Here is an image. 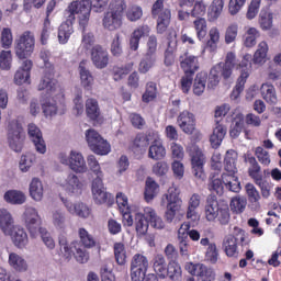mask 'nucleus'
<instances>
[{"label": "nucleus", "mask_w": 281, "mask_h": 281, "mask_svg": "<svg viewBox=\"0 0 281 281\" xmlns=\"http://www.w3.org/2000/svg\"><path fill=\"white\" fill-rule=\"evenodd\" d=\"M165 199L167 201V211L165 213V220L167 223H172L175 221V216H177V212L181 209V198H179V191L177 189L170 188L168 193L165 194Z\"/></svg>", "instance_id": "nucleus-9"}, {"label": "nucleus", "mask_w": 281, "mask_h": 281, "mask_svg": "<svg viewBox=\"0 0 281 281\" xmlns=\"http://www.w3.org/2000/svg\"><path fill=\"white\" fill-rule=\"evenodd\" d=\"M249 236L247 233L238 227L235 226L233 228L232 234H228L223 239V249L228 258H238L240 256L239 247H247L249 246Z\"/></svg>", "instance_id": "nucleus-2"}, {"label": "nucleus", "mask_w": 281, "mask_h": 281, "mask_svg": "<svg viewBox=\"0 0 281 281\" xmlns=\"http://www.w3.org/2000/svg\"><path fill=\"white\" fill-rule=\"evenodd\" d=\"M148 258L142 254H136L131 260V280L144 281L148 271Z\"/></svg>", "instance_id": "nucleus-8"}, {"label": "nucleus", "mask_w": 281, "mask_h": 281, "mask_svg": "<svg viewBox=\"0 0 281 281\" xmlns=\"http://www.w3.org/2000/svg\"><path fill=\"white\" fill-rule=\"evenodd\" d=\"M59 243V249L60 254L66 260H71V256H74L76 248H74L75 245H78V243L74 241L69 245L67 241V236L60 235L58 238Z\"/></svg>", "instance_id": "nucleus-35"}, {"label": "nucleus", "mask_w": 281, "mask_h": 281, "mask_svg": "<svg viewBox=\"0 0 281 281\" xmlns=\"http://www.w3.org/2000/svg\"><path fill=\"white\" fill-rule=\"evenodd\" d=\"M69 168L72 169L74 172H87V162L85 161L82 154L78 151H70Z\"/></svg>", "instance_id": "nucleus-29"}, {"label": "nucleus", "mask_w": 281, "mask_h": 281, "mask_svg": "<svg viewBox=\"0 0 281 281\" xmlns=\"http://www.w3.org/2000/svg\"><path fill=\"white\" fill-rule=\"evenodd\" d=\"M267 52H269V45L267 44V42L259 43L252 58L254 63L256 65H260V63H262V60L267 58Z\"/></svg>", "instance_id": "nucleus-57"}, {"label": "nucleus", "mask_w": 281, "mask_h": 281, "mask_svg": "<svg viewBox=\"0 0 281 281\" xmlns=\"http://www.w3.org/2000/svg\"><path fill=\"white\" fill-rule=\"evenodd\" d=\"M42 110L45 117H54L58 113V103H56V100L47 97L42 100Z\"/></svg>", "instance_id": "nucleus-44"}, {"label": "nucleus", "mask_w": 281, "mask_h": 281, "mask_svg": "<svg viewBox=\"0 0 281 281\" xmlns=\"http://www.w3.org/2000/svg\"><path fill=\"white\" fill-rule=\"evenodd\" d=\"M52 218H53V225H55L57 229H65L67 217L65 216L63 211L60 210L54 211Z\"/></svg>", "instance_id": "nucleus-60"}, {"label": "nucleus", "mask_w": 281, "mask_h": 281, "mask_svg": "<svg viewBox=\"0 0 281 281\" xmlns=\"http://www.w3.org/2000/svg\"><path fill=\"white\" fill-rule=\"evenodd\" d=\"M206 85H207V72L198 74L193 82L194 95H203V93L205 92Z\"/></svg>", "instance_id": "nucleus-45"}, {"label": "nucleus", "mask_w": 281, "mask_h": 281, "mask_svg": "<svg viewBox=\"0 0 281 281\" xmlns=\"http://www.w3.org/2000/svg\"><path fill=\"white\" fill-rule=\"evenodd\" d=\"M92 196L99 205L102 203H111V194L104 190V184L101 179H94L92 181Z\"/></svg>", "instance_id": "nucleus-16"}, {"label": "nucleus", "mask_w": 281, "mask_h": 281, "mask_svg": "<svg viewBox=\"0 0 281 281\" xmlns=\"http://www.w3.org/2000/svg\"><path fill=\"white\" fill-rule=\"evenodd\" d=\"M61 187L66 192H68V194H80L82 191V183L75 173H69L61 183Z\"/></svg>", "instance_id": "nucleus-22"}, {"label": "nucleus", "mask_w": 281, "mask_h": 281, "mask_svg": "<svg viewBox=\"0 0 281 281\" xmlns=\"http://www.w3.org/2000/svg\"><path fill=\"white\" fill-rule=\"evenodd\" d=\"M198 38L201 41V38H205L207 34V21H205L204 18H199L194 20L193 22Z\"/></svg>", "instance_id": "nucleus-59"}, {"label": "nucleus", "mask_w": 281, "mask_h": 281, "mask_svg": "<svg viewBox=\"0 0 281 281\" xmlns=\"http://www.w3.org/2000/svg\"><path fill=\"white\" fill-rule=\"evenodd\" d=\"M9 265L18 273H25V271H27V268H29L27 261L25 260V258H23L16 252H11L9 255Z\"/></svg>", "instance_id": "nucleus-32"}, {"label": "nucleus", "mask_w": 281, "mask_h": 281, "mask_svg": "<svg viewBox=\"0 0 281 281\" xmlns=\"http://www.w3.org/2000/svg\"><path fill=\"white\" fill-rule=\"evenodd\" d=\"M65 207L68 210L70 214H76L77 216H79V218H88L89 214H91L89 206H87V204L82 202L74 204L69 201H66Z\"/></svg>", "instance_id": "nucleus-30"}, {"label": "nucleus", "mask_w": 281, "mask_h": 281, "mask_svg": "<svg viewBox=\"0 0 281 281\" xmlns=\"http://www.w3.org/2000/svg\"><path fill=\"white\" fill-rule=\"evenodd\" d=\"M259 25L263 32H269L273 27V13L261 10L259 13Z\"/></svg>", "instance_id": "nucleus-48"}, {"label": "nucleus", "mask_w": 281, "mask_h": 281, "mask_svg": "<svg viewBox=\"0 0 281 281\" xmlns=\"http://www.w3.org/2000/svg\"><path fill=\"white\" fill-rule=\"evenodd\" d=\"M157 98V85L155 82H148L146 91L143 94V102H153Z\"/></svg>", "instance_id": "nucleus-62"}, {"label": "nucleus", "mask_w": 281, "mask_h": 281, "mask_svg": "<svg viewBox=\"0 0 281 281\" xmlns=\"http://www.w3.org/2000/svg\"><path fill=\"white\" fill-rule=\"evenodd\" d=\"M144 12L142 11V7L132 5L128 8L126 16L128 21H139L142 19Z\"/></svg>", "instance_id": "nucleus-63"}, {"label": "nucleus", "mask_w": 281, "mask_h": 281, "mask_svg": "<svg viewBox=\"0 0 281 281\" xmlns=\"http://www.w3.org/2000/svg\"><path fill=\"white\" fill-rule=\"evenodd\" d=\"M182 270L181 266L176 261H170L166 270V278H169L171 281H181L182 280Z\"/></svg>", "instance_id": "nucleus-47"}, {"label": "nucleus", "mask_w": 281, "mask_h": 281, "mask_svg": "<svg viewBox=\"0 0 281 281\" xmlns=\"http://www.w3.org/2000/svg\"><path fill=\"white\" fill-rule=\"evenodd\" d=\"M168 47L165 50V65L172 67L175 65V52H177V32L170 31L168 34Z\"/></svg>", "instance_id": "nucleus-17"}, {"label": "nucleus", "mask_w": 281, "mask_h": 281, "mask_svg": "<svg viewBox=\"0 0 281 281\" xmlns=\"http://www.w3.org/2000/svg\"><path fill=\"white\" fill-rule=\"evenodd\" d=\"M240 76L237 79V83L231 93V100H238L240 98V92L245 91V83L249 78V72L251 69V55H246L241 63L239 64Z\"/></svg>", "instance_id": "nucleus-7"}, {"label": "nucleus", "mask_w": 281, "mask_h": 281, "mask_svg": "<svg viewBox=\"0 0 281 281\" xmlns=\"http://www.w3.org/2000/svg\"><path fill=\"white\" fill-rule=\"evenodd\" d=\"M200 245L203 247L209 246L206 249V260L216 265V262H218V249L216 248V244H210V239L205 237L200 240Z\"/></svg>", "instance_id": "nucleus-42"}, {"label": "nucleus", "mask_w": 281, "mask_h": 281, "mask_svg": "<svg viewBox=\"0 0 281 281\" xmlns=\"http://www.w3.org/2000/svg\"><path fill=\"white\" fill-rule=\"evenodd\" d=\"M86 139L88 142V146L91 149L92 146H95V144L102 139V136L100 133H98L95 130H88L86 132Z\"/></svg>", "instance_id": "nucleus-64"}, {"label": "nucleus", "mask_w": 281, "mask_h": 281, "mask_svg": "<svg viewBox=\"0 0 281 281\" xmlns=\"http://www.w3.org/2000/svg\"><path fill=\"white\" fill-rule=\"evenodd\" d=\"M124 10H126V1H112L108 12L103 14L102 25L104 30H108V32L120 30L124 25Z\"/></svg>", "instance_id": "nucleus-1"}, {"label": "nucleus", "mask_w": 281, "mask_h": 281, "mask_svg": "<svg viewBox=\"0 0 281 281\" xmlns=\"http://www.w3.org/2000/svg\"><path fill=\"white\" fill-rule=\"evenodd\" d=\"M157 64V55L145 53L140 59L138 71L140 74H148Z\"/></svg>", "instance_id": "nucleus-41"}, {"label": "nucleus", "mask_w": 281, "mask_h": 281, "mask_svg": "<svg viewBox=\"0 0 281 281\" xmlns=\"http://www.w3.org/2000/svg\"><path fill=\"white\" fill-rule=\"evenodd\" d=\"M149 159H154V161H161L166 157V147L159 140H154L148 149Z\"/></svg>", "instance_id": "nucleus-34"}, {"label": "nucleus", "mask_w": 281, "mask_h": 281, "mask_svg": "<svg viewBox=\"0 0 281 281\" xmlns=\"http://www.w3.org/2000/svg\"><path fill=\"white\" fill-rule=\"evenodd\" d=\"M199 205H201V195L198 193H193L189 199L188 210H187V218L191 221H196L199 218Z\"/></svg>", "instance_id": "nucleus-33"}, {"label": "nucleus", "mask_w": 281, "mask_h": 281, "mask_svg": "<svg viewBox=\"0 0 281 281\" xmlns=\"http://www.w3.org/2000/svg\"><path fill=\"white\" fill-rule=\"evenodd\" d=\"M189 155L191 157L192 173L194 178L205 179V171L203 170V166L205 165V155H203V151H201L196 145H192L189 148Z\"/></svg>", "instance_id": "nucleus-10"}, {"label": "nucleus", "mask_w": 281, "mask_h": 281, "mask_svg": "<svg viewBox=\"0 0 281 281\" xmlns=\"http://www.w3.org/2000/svg\"><path fill=\"white\" fill-rule=\"evenodd\" d=\"M4 234L5 236H11L13 245H15V247H19V249H23V247H25V245H27L29 243L27 233L21 226H13L10 229V233Z\"/></svg>", "instance_id": "nucleus-19"}, {"label": "nucleus", "mask_w": 281, "mask_h": 281, "mask_svg": "<svg viewBox=\"0 0 281 281\" xmlns=\"http://www.w3.org/2000/svg\"><path fill=\"white\" fill-rule=\"evenodd\" d=\"M27 135L36 153H38V155H45V153H47V144L45 143V138H43L41 127L34 123H30L27 125Z\"/></svg>", "instance_id": "nucleus-13"}, {"label": "nucleus", "mask_w": 281, "mask_h": 281, "mask_svg": "<svg viewBox=\"0 0 281 281\" xmlns=\"http://www.w3.org/2000/svg\"><path fill=\"white\" fill-rule=\"evenodd\" d=\"M260 38V32L256 27H250L244 35L245 47H254L256 45V40Z\"/></svg>", "instance_id": "nucleus-55"}, {"label": "nucleus", "mask_w": 281, "mask_h": 281, "mask_svg": "<svg viewBox=\"0 0 281 281\" xmlns=\"http://www.w3.org/2000/svg\"><path fill=\"white\" fill-rule=\"evenodd\" d=\"M87 61H81L79 64V74H80V80L81 86L83 89H87L89 91L91 87H93V75H91V71L87 69Z\"/></svg>", "instance_id": "nucleus-37"}, {"label": "nucleus", "mask_w": 281, "mask_h": 281, "mask_svg": "<svg viewBox=\"0 0 281 281\" xmlns=\"http://www.w3.org/2000/svg\"><path fill=\"white\" fill-rule=\"evenodd\" d=\"M171 13L170 10H165L160 13L157 19V33L164 34L168 30V25H170Z\"/></svg>", "instance_id": "nucleus-50"}, {"label": "nucleus", "mask_w": 281, "mask_h": 281, "mask_svg": "<svg viewBox=\"0 0 281 281\" xmlns=\"http://www.w3.org/2000/svg\"><path fill=\"white\" fill-rule=\"evenodd\" d=\"M220 211L218 200H216L215 195H209L204 207L206 221H216Z\"/></svg>", "instance_id": "nucleus-24"}, {"label": "nucleus", "mask_w": 281, "mask_h": 281, "mask_svg": "<svg viewBox=\"0 0 281 281\" xmlns=\"http://www.w3.org/2000/svg\"><path fill=\"white\" fill-rule=\"evenodd\" d=\"M7 142L13 153H21L25 146V132L19 121H11L7 128Z\"/></svg>", "instance_id": "nucleus-5"}, {"label": "nucleus", "mask_w": 281, "mask_h": 281, "mask_svg": "<svg viewBox=\"0 0 281 281\" xmlns=\"http://www.w3.org/2000/svg\"><path fill=\"white\" fill-rule=\"evenodd\" d=\"M0 227L3 234H10V231L14 227V218L10 211L0 209Z\"/></svg>", "instance_id": "nucleus-38"}, {"label": "nucleus", "mask_w": 281, "mask_h": 281, "mask_svg": "<svg viewBox=\"0 0 281 281\" xmlns=\"http://www.w3.org/2000/svg\"><path fill=\"white\" fill-rule=\"evenodd\" d=\"M247 207V199L244 196H235L231 201V210L234 214H243Z\"/></svg>", "instance_id": "nucleus-56"}, {"label": "nucleus", "mask_w": 281, "mask_h": 281, "mask_svg": "<svg viewBox=\"0 0 281 281\" xmlns=\"http://www.w3.org/2000/svg\"><path fill=\"white\" fill-rule=\"evenodd\" d=\"M177 124L182 133H186V135H192V133L196 131V116H194V113L184 110L178 115Z\"/></svg>", "instance_id": "nucleus-14"}, {"label": "nucleus", "mask_w": 281, "mask_h": 281, "mask_svg": "<svg viewBox=\"0 0 281 281\" xmlns=\"http://www.w3.org/2000/svg\"><path fill=\"white\" fill-rule=\"evenodd\" d=\"M3 199L7 203H11V205H23L25 203V194L16 190L7 191Z\"/></svg>", "instance_id": "nucleus-43"}, {"label": "nucleus", "mask_w": 281, "mask_h": 281, "mask_svg": "<svg viewBox=\"0 0 281 281\" xmlns=\"http://www.w3.org/2000/svg\"><path fill=\"white\" fill-rule=\"evenodd\" d=\"M113 249L116 263L124 267L126 265V247L123 243H115Z\"/></svg>", "instance_id": "nucleus-53"}, {"label": "nucleus", "mask_w": 281, "mask_h": 281, "mask_svg": "<svg viewBox=\"0 0 281 281\" xmlns=\"http://www.w3.org/2000/svg\"><path fill=\"white\" fill-rule=\"evenodd\" d=\"M71 34H74V15H71L70 19L67 18L66 22L61 23L58 27V41L60 45L69 43Z\"/></svg>", "instance_id": "nucleus-21"}, {"label": "nucleus", "mask_w": 281, "mask_h": 281, "mask_svg": "<svg viewBox=\"0 0 281 281\" xmlns=\"http://www.w3.org/2000/svg\"><path fill=\"white\" fill-rule=\"evenodd\" d=\"M148 223L155 229H164L166 226L164 220L157 215L153 207H145L143 213L135 214V227L139 236H146L148 233Z\"/></svg>", "instance_id": "nucleus-4"}, {"label": "nucleus", "mask_w": 281, "mask_h": 281, "mask_svg": "<svg viewBox=\"0 0 281 281\" xmlns=\"http://www.w3.org/2000/svg\"><path fill=\"white\" fill-rule=\"evenodd\" d=\"M23 221L31 237L36 238L41 228V215H38V211L33 206H26L23 213Z\"/></svg>", "instance_id": "nucleus-12"}, {"label": "nucleus", "mask_w": 281, "mask_h": 281, "mask_svg": "<svg viewBox=\"0 0 281 281\" xmlns=\"http://www.w3.org/2000/svg\"><path fill=\"white\" fill-rule=\"evenodd\" d=\"M30 196L33 201H43L44 188L38 178H33L29 187Z\"/></svg>", "instance_id": "nucleus-39"}, {"label": "nucleus", "mask_w": 281, "mask_h": 281, "mask_svg": "<svg viewBox=\"0 0 281 281\" xmlns=\"http://www.w3.org/2000/svg\"><path fill=\"white\" fill-rule=\"evenodd\" d=\"M34 34L30 31L24 32L15 45V54L18 58L24 59L29 56H32V53L34 52Z\"/></svg>", "instance_id": "nucleus-11"}, {"label": "nucleus", "mask_w": 281, "mask_h": 281, "mask_svg": "<svg viewBox=\"0 0 281 281\" xmlns=\"http://www.w3.org/2000/svg\"><path fill=\"white\" fill-rule=\"evenodd\" d=\"M184 56L186 58L180 61V67L183 69L184 75L194 76V72L199 70V58L188 53Z\"/></svg>", "instance_id": "nucleus-26"}, {"label": "nucleus", "mask_w": 281, "mask_h": 281, "mask_svg": "<svg viewBox=\"0 0 281 281\" xmlns=\"http://www.w3.org/2000/svg\"><path fill=\"white\" fill-rule=\"evenodd\" d=\"M12 67V52L1 50L0 53V69L8 71Z\"/></svg>", "instance_id": "nucleus-61"}, {"label": "nucleus", "mask_w": 281, "mask_h": 281, "mask_svg": "<svg viewBox=\"0 0 281 281\" xmlns=\"http://www.w3.org/2000/svg\"><path fill=\"white\" fill-rule=\"evenodd\" d=\"M245 190L249 203L252 204V210H258V207H260V192H258V189H256V187L252 183H247L245 186Z\"/></svg>", "instance_id": "nucleus-46"}, {"label": "nucleus", "mask_w": 281, "mask_h": 281, "mask_svg": "<svg viewBox=\"0 0 281 281\" xmlns=\"http://www.w3.org/2000/svg\"><path fill=\"white\" fill-rule=\"evenodd\" d=\"M31 69H32V60L25 59L22 63V66L20 67V69H18L14 75L15 85H24V82H27V80H30Z\"/></svg>", "instance_id": "nucleus-28"}, {"label": "nucleus", "mask_w": 281, "mask_h": 281, "mask_svg": "<svg viewBox=\"0 0 281 281\" xmlns=\"http://www.w3.org/2000/svg\"><path fill=\"white\" fill-rule=\"evenodd\" d=\"M223 8H225V0H213L209 12L210 21H216L223 14Z\"/></svg>", "instance_id": "nucleus-51"}, {"label": "nucleus", "mask_w": 281, "mask_h": 281, "mask_svg": "<svg viewBox=\"0 0 281 281\" xmlns=\"http://www.w3.org/2000/svg\"><path fill=\"white\" fill-rule=\"evenodd\" d=\"M245 126V122L243 121V115L238 114L231 126L229 135L232 139H238L240 137V133H243V127Z\"/></svg>", "instance_id": "nucleus-52"}, {"label": "nucleus", "mask_w": 281, "mask_h": 281, "mask_svg": "<svg viewBox=\"0 0 281 281\" xmlns=\"http://www.w3.org/2000/svg\"><path fill=\"white\" fill-rule=\"evenodd\" d=\"M91 0L74 1L68 5V19L76 21V14L78 15L80 27H87L89 25V19L91 16Z\"/></svg>", "instance_id": "nucleus-6"}, {"label": "nucleus", "mask_w": 281, "mask_h": 281, "mask_svg": "<svg viewBox=\"0 0 281 281\" xmlns=\"http://www.w3.org/2000/svg\"><path fill=\"white\" fill-rule=\"evenodd\" d=\"M153 267L156 276L160 277L161 280H166V271L168 270V263L164 255H156L153 259Z\"/></svg>", "instance_id": "nucleus-36"}, {"label": "nucleus", "mask_w": 281, "mask_h": 281, "mask_svg": "<svg viewBox=\"0 0 281 281\" xmlns=\"http://www.w3.org/2000/svg\"><path fill=\"white\" fill-rule=\"evenodd\" d=\"M261 95L268 104H278V93L271 83H263L260 88Z\"/></svg>", "instance_id": "nucleus-40"}, {"label": "nucleus", "mask_w": 281, "mask_h": 281, "mask_svg": "<svg viewBox=\"0 0 281 281\" xmlns=\"http://www.w3.org/2000/svg\"><path fill=\"white\" fill-rule=\"evenodd\" d=\"M148 34H150V26L148 25H142L135 29L130 38V49L137 52L139 49V41L144 36H148Z\"/></svg>", "instance_id": "nucleus-23"}, {"label": "nucleus", "mask_w": 281, "mask_h": 281, "mask_svg": "<svg viewBox=\"0 0 281 281\" xmlns=\"http://www.w3.org/2000/svg\"><path fill=\"white\" fill-rule=\"evenodd\" d=\"M234 67H236V55L234 53H227L225 63H220L211 68L207 89H214L221 82V78L229 80Z\"/></svg>", "instance_id": "nucleus-3"}, {"label": "nucleus", "mask_w": 281, "mask_h": 281, "mask_svg": "<svg viewBox=\"0 0 281 281\" xmlns=\"http://www.w3.org/2000/svg\"><path fill=\"white\" fill-rule=\"evenodd\" d=\"M91 60L97 69H105L109 66V52L101 45H94L91 49Z\"/></svg>", "instance_id": "nucleus-15"}, {"label": "nucleus", "mask_w": 281, "mask_h": 281, "mask_svg": "<svg viewBox=\"0 0 281 281\" xmlns=\"http://www.w3.org/2000/svg\"><path fill=\"white\" fill-rule=\"evenodd\" d=\"M90 150L95 155H109L111 153V145L106 139L102 138Z\"/></svg>", "instance_id": "nucleus-58"}, {"label": "nucleus", "mask_w": 281, "mask_h": 281, "mask_svg": "<svg viewBox=\"0 0 281 281\" xmlns=\"http://www.w3.org/2000/svg\"><path fill=\"white\" fill-rule=\"evenodd\" d=\"M86 113L94 124H102V112L98 100L89 98L86 100Z\"/></svg>", "instance_id": "nucleus-18"}, {"label": "nucleus", "mask_w": 281, "mask_h": 281, "mask_svg": "<svg viewBox=\"0 0 281 281\" xmlns=\"http://www.w3.org/2000/svg\"><path fill=\"white\" fill-rule=\"evenodd\" d=\"M158 192H159V186L157 184V182L148 178L145 184V201L149 203V201H153V199L157 196Z\"/></svg>", "instance_id": "nucleus-49"}, {"label": "nucleus", "mask_w": 281, "mask_h": 281, "mask_svg": "<svg viewBox=\"0 0 281 281\" xmlns=\"http://www.w3.org/2000/svg\"><path fill=\"white\" fill-rule=\"evenodd\" d=\"M236 161H238V153L234 149H228L224 158V170L229 175H236L238 172Z\"/></svg>", "instance_id": "nucleus-31"}, {"label": "nucleus", "mask_w": 281, "mask_h": 281, "mask_svg": "<svg viewBox=\"0 0 281 281\" xmlns=\"http://www.w3.org/2000/svg\"><path fill=\"white\" fill-rule=\"evenodd\" d=\"M190 224L183 223L178 229V243L180 252L182 256H188V249H190Z\"/></svg>", "instance_id": "nucleus-20"}, {"label": "nucleus", "mask_w": 281, "mask_h": 281, "mask_svg": "<svg viewBox=\"0 0 281 281\" xmlns=\"http://www.w3.org/2000/svg\"><path fill=\"white\" fill-rule=\"evenodd\" d=\"M89 170L92 171V173L95 176L94 179H102L104 178V173L102 172V168L100 167V162H98V159L93 155H89L87 158Z\"/></svg>", "instance_id": "nucleus-54"}, {"label": "nucleus", "mask_w": 281, "mask_h": 281, "mask_svg": "<svg viewBox=\"0 0 281 281\" xmlns=\"http://www.w3.org/2000/svg\"><path fill=\"white\" fill-rule=\"evenodd\" d=\"M57 81L54 79V69L49 72H45L44 77L40 81L38 91H46L48 95H52L56 91Z\"/></svg>", "instance_id": "nucleus-25"}, {"label": "nucleus", "mask_w": 281, "mask_h": 281, "mask_svg": "<svg viewBox=\"0 0 281 281\" xmlns=\"http://www.w3.org/2000/svg\"><path fill=\"white\" fill-rule=\"evenodd\" d=\"M216 122V126L213 130V133L210 137L212 148H218L221 144H223V139H225V135H227V127L223 124Z\"/></svg>", "instance_id": "nucleus-27"}]
</instances>
